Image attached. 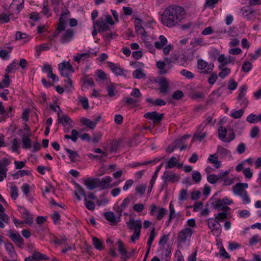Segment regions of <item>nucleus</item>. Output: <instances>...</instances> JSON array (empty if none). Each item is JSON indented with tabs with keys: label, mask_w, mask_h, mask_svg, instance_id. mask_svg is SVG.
Returning a JSON list of instances; mask_svg holds the SVG:
<instances>
[{
	"label": "nucleus",
	"mask_w": 261,
	"mask_h": 261,
	"mask_svg": "<svg viewBox=\"0 0 261 261\" xmlns=\"http://www.w3.org/2000/svg\"><path fill=\"white\" fill-rule=\"evenodd\" d=\"M185 16V11L182 7L176 5L170 6L163 12L161 21L164 25L168 28L174 27L180 24Z\"/></svg>",
	"instance_id": "1"
},
{
	"label": "nucleus",
	"mask_w": 261,
	"mask_h": 261,
	"mask_svg": "<svg viewBox=\"0 0 261 261\" xmlns=\"http://www.w3.org/2000/svg\"><path fill=\"white\" fill-rule=\"evenodd\" d=\"M193 233L192 228L185 227L178 233L177 239L178 244L182 247H186L190 245V242Z\"/></svg>",
	"instance_id": "2"
},
{
	"label": "nucleus",
	"mask_w": 261,
	"mask_h": 261,
	"mask_svg": "<svg viewBox=\"0 0 261 261\" xmlns=\"http://www.w3.org/2000/svg\"><path fill=\"white\" fill-rule=\"evenodd\" d=\"M207 223L212 234L217 237H219L222 231L221 226L220 223L214 218L208 219Z\"/></svg>",
	"instance_id": "3"
},
{
	"label": "nucleus",
	"mask_w": 261,
	"mask_h": 261,
	"mask_svg": "<svg viewBox=\"0 0 261 261\" xmlns=\"http://www.w3.org/2000/svg\"><path fill=\"white\" fill-rule=\"evenodd\" d=\"M69 15V12L68 11L62 13L61 15L59 18V21L57 29L54 33V37L58 36L61 31H64L65 29Z\"/></svg>",
	"instance_id": "4"
},
{
	"label": "nucleus",
	"mask_w": 261,
	"mask_h": 261,
	"mask_svg": "<svg viewBox=\"0 0 261 261\" xmlns=\"http://www.w3.org/2000/svg\"><path fill=\"white\" fill-rule=\"evenodd\" d=\"M167 210L163 207H158L155 204L150 206V214L155 216L158 220H160L167 214Z\"/></svg>",
	"instance_id": "5"
},
{
	"label": "nucleus",
	"mask_w": 261,
	"mask_h": 261,
	"mask_svg": "<svg viewBox=\"0 0 261 261\" xmlns=\"http://www.w3.org/2000/svg\"><path fill=\"white\" fill-rule=\"evenodd\" d=\"M218 136L220 140L224 142L229 143L234 139V134L231 131L227 134V131L225 127L221 126L218 129Z\"/></svg>",
	"instance_id": "6"
},
{
	"label": "nucleus",
	"mask_w": 261,
	"mask_h": 261,
	"mask_svg": "<svg viewBox=\"0 0 261 261\" xmlns=\"http://www.w3.org/2000/svg\"><path fill=\"white\" fill-rule=\"evenodd\" d=\"M24 0H13L10 4L9 11L10 15H17L23 8Z\"/></svg>",
	"instance_id": "7"
},
{
	"label": "nucleus",
	"mask_w": 261,
	"mask_h": 261,
	"mask_svg": "<svg viewBox=\"0 0 261 261\" xmlns=\"http://www.w3.org/2000/svg\"><path fill=\"white\" fill-rule=\"evenodd\" d=\"M155 83L160 86L159 90L160 93L166 95L169 91V83L165 77H158L155 80Z\"/></svg>",
	"instance_id": "8"
},
{
	"label": "nucleus",
	"mask_w": 261,
	"mask_h": 261,
	"mask_svg": "<svg viewBox=\"0 0 261 261\" xmlns=\"http://www.w3.org/2000/svg\"><path fill=\"white\" fill-rule=\"evenodd\" d=\"M162 178L165 182H174L178 181L179 180L180 177L178 175L176 174L173 172L166 170L162 176Z\"/></svg>",
	"instance_id": "9"
},
{
	"label": "nucleus",
	"mask_w": 261,
	"mask_h": 261,
	"mask_svg": "<svg viewBox=\"0 0 261 261\" xmlns=\"http://www.w3.org/2000/svg\"><path fill=\"white\" fill-rule=\"evenodd\" d=\"M9 237L19 247H22L24 244V240L17 232H14L12 230L9 232Z\"/></svg>",
	"instance_id": "10"
},
{
	"label": "nucleus",
	"mask_w": 261,
	"mask_h": 261,
	"mask_svg": "<svg viewBox=\"0 0 261 261\" xmlns=\"http://www.w3.org/2000/svg\"><path fill=\"white\" fill-rule=\"evenodd\" d=\"M18 211L21 214L22 218L24 219V222L25 223L28 224H32L33 218L27 209L22 206H19Z\"/></svg>",
	"instance_id": "11"
},
{
	"label": "nucleus",
	"mask_w": 261,
	"mask_h": 261,
	"mask_svg": "<svg viewBox=\"0 0 261 261\" xmlns=\"http://www.w3.org/2000/svg\"><path fill=\"white\" fill-rule=\"evenodd\" d=\"M163 114H159L155 111L147 112L144 115L145 118L152 120L156 123L160 122L163 119Z\"/></svg>",
	"instance_id": "12"
},
{
	"label": "nucleus",
	"mask_w": 261,
	"mask_h": 261,
	"mask_svg": "<svg viewBox=\"0 0 261 261\" xmlns=\"http://www.w3.org/2000/svg\"><path fill=\"white\" fill-rule=\"evenodd\" d=\"M248 187V184L246 183H237L233 186L232 191L236 195L241 196L245 193L247 191L245 190Z\"/></svg>",
	"instance_id": "13"
},
{
	"label": "nucleus",
	"mask_w": 261,
	"mask_h": 261,
	"mask_svg": "<svg viewBox=\"0 0 261 261\" xmlns=\"http://www.w3.org/2000/svg\"><path fill=\"white\" fill-rule=\"evenodd\" d=\"M127 225L129 229L134 230V231H141L142 228V222L140 219L135 220L133 218H130Z\"/></svg>",
	"instance_id": "14"
},
{
	"label": "nucleus",
	"mask_w": 261,
	"mask_h": 261,
	"mask_svg": "<svg viewBox=\"0 0 261 261\" xmlns=\"http://www.w3.org/2000/svg\"><path fill=\"white\" fill-rule=\"evenodd\" d=\"M94 26L98 27V31L99 33L103 32L110 30L109 26L107 24L103 18H99L94 23Z\"/></svg>",
	"instance_id": "15"
},
{
	"label": "nucleus",
	"mask_w": 261,
	"mask_h": 261,
	"mask_svg": "<svg viewBox=\"0 0 261 261\" xmlns=\"http://www.w3.org/2000/svg\"><path fill=\"white\" fill-rule=\"evenodd\" d=\"M218 61L221 65H226L230 64H234L235 58L230 55L226 56L224 54H221L219 56Z\"/></svg>",
	"instance_id": "16"
},
{
	"label": "nucleus",
	"mask_w": 261,
	"mask_h": 261,
	"mask_svg": "<svg viewBox=\"0 0 261 261\" xmlns=\"http://www.w3.org/2000/svg\"><path fill=\"white\" fill-rule=\"evenodd\" d=\"M74 31L72 29L66 30L62 35L60 41L62 43L69 42L73 38Z\"/></svg>",
	"instance_id": "17"
},
{
	"label": "nucleus",
	"mask_w": 261,
	"mask_h": 261,
	"mask_svg": "<svg viewBox=\"0 0 261 261\" xmlns=\"http://www.w3.org/2000/svg\"><path fill=\"white\" fill-rule=\"evenodd\" d=\"M103 216L105 219L109 221L111 225H115L120 221L121 216L118 215V217H116L114 213L111 211L105 213Z\"/></svg>",
	"instance_id": "18"
},
{
	"label": "nucleus",
	"mask_w": 261,
	"mask_h": 261,
	"mask_svg": "<svg viewBox=\"0 0 261 261\" xmlns=\"http://www.w3.org/2000/svg\"><path fill=\"white\" fill-rule=\"evenodd\" d=\"M84 183L88 189L92 190L98 187L99 178H88L84 180Z\"/></svg>",
	"instance_id": "19"
},
{
	"label": "nucleus",
	"mask_w": 261,
	"mask_h": 261,
	"mask_svg": "<svg viewBox=\"0 0 261 261\" xmlns=\"http://www.w3.org/2000/svg\"><path fill=\"white\" fill-rule=\"evenodd\" d=\"M240 12L244 18L249 20L252 18L254 11L248 6H244L240 9Z\"/></svg>",
	"instance_id": "20"
},
{
	"label": "nucleus",
	"mask_w": 261,
	"mask_h": 261,
	"mask_svg": "<svg viewBox=\"0 0 261 261\" xmlns=\"http://www.w3.org/2000/svg\"><path fill=\"white\" fill-rule=\"evenodd\" d=\"M132 199V196L127 197L123 200L121 205L118 207L116 212L119 216H122V213L128 207Z\"/></svg>",
	"instance_id": "21"
},
{
	"label": "nucleus",
	"mask_w": 261,
	"mask_h": 261,
	"mask_svg": "<svg viewBox=\"0 0 261 261\" xmlns=\"http://www.w3.org/2000/svg\"><path fill=\"white\" fill-rule=\"evenodd\" d=\"M207 161L212 164L216 169L219 168L221 166V162L218 160V153L210 154L208 158Z\"/></svg>",
	"instance_id": "22"
},
{
	"label": "nucleus",
	"mask_w": 261,
	"mask_h": 261,
	"mask_svg": "<svg viewBox=\"0 0 261 261\" xmlns=\"http://www.w3.org/2000/svg\"><path fill=\"white\" fill-rule=\"evenodd\" d=\"M42 71L43 72L47 73V77L51 79L53 82H57L59 81L58 76L53 73L50 66H43Z\"/></svg>",
	"instance_id": "23"
},
{
	"label": "nucleus",
	"mask_w": 261,
	"mask_h": 261,
	"mask_svg": "<svg viewBox=\"0 0 261 261\" xmlns=\"http://www.w3.org/2000/svg\"><path fill=\"white\" fill-rule=\"evenodd\" d=\"M59 69L61 74L67 77H69L74 71L73 66H59Z\"/></svg>",
	"instance_id": "24"
},
{
	"label": "nucleus",
	"mask_w": 261,
	"mask_h": 261,
	"mask_svg": "<svg viewBox=\"0 0 261 261\" xmlns=\"http://www.w3.org/2000/svg\"><path fill=\"white\" fill-rule=\"evenodd\" d=\"M261 55V48L257 49L254 54L248 55V61L245 62L243 65H251V62L256 60Z\"/></svg>",
	"instance_id": "25"
},
{
	"label": "nucleus",
	"mask_w": 261,
	"mask_h": 261,
	"mask_svg": "<svg viewBox=\"0 0 261 261\" xmlns=\"http://www.w3.org/2000/svg\"><path fill=\"white\" fill-rule=\"evenodd\" d=\"M91 55L93 54L90 51L84 53L77 54L74 57V61L79 64L81 61H85L89 58Z\"/></svg>",
	"instance_id": "26"
},
{
	"label": "nucleus",
	"mask_w": 261,
	"mask_h": 261,
	"mask_svg": "<svg viewBox=\"0 0 261 261\" xmlns=\"http://www.w3.org/2000/svg\"><path fill=\"white\" fill-rule=\"evenodd\" d=\"M167 39L164 36L160 35L159 37V41L154 43V46L158 49H161L167 44Z\"/></svg>",
	"instance_id": "27"
},
{
	"label": "nucleus",
	"mask_w": 261,
	"mask_h": 261,
	"mask_svg": "<svg viewBox=\"0 0 261 261\" xmlns=\"http://www.w3.org/2000/svg\"><path fill=\"white\" fill-rule=\"evenodd\" d=\"M112 181V178L110 176H106L101 180L99 179L98 187L102 189H105L110 187V183Z\"/></svg>",
	"instance_id": "28"
},
{
	"label": "nucleus",
	"mask_w": 261,
	"mask_h": 261,
	"mask_svg": "<svg viewBox=\"0 0 261 261\" xmlns=\"http://www.w3.org/2000/svg\"><path fill=\"white\" fill-rule=\"evenodd\" d=\"M11 163L10 161L7 158H3L0 160V173L5 174L8 171L7 167Z\"/></svg>",
	"instance_id": "29"
},
{
	"label": "nucleus",
	"mask_w": 261,
	"mask_h": 261,
	"mask_svg": "<svg viewBox=\"0 0 261 261\" xmlns=\"http://www.w3.org/2000/svg\"><path fill=\"white\" fill-rule=\"evenodd\" d=\"M112 72L117 75H123L126 76L129 72L122 69L120 66H110Z\"/></svg>",
	"instance_id": "30"
},
{
	"label": "nucleus",
	"mask_w": 261,
	"mask_h": 261,
	"mask_svg": "<svg viewBox=\"0 0 261 261\" xmlns=\"http://www.w3.org/2000/svg\"><path fill=\"white\" fill-rule=\"evenodd\" d=\"M216 153H218V156H220L221 159H223L230 155V151L226 148L223 147L220 145H218L217 148V152Z\"/></svg>",
	"instance_id": "31"
},
{
	"label": "nucleus",
	"mask_w": 261,
	"mask_h": 261,
	"mask_svg": "<svg viewBox=\"0 0 261 261\" xmlns=\"http://www.w3.org/2000/svg\"><path fill=\"white\" fill-rule=\"evenodd\" d=\"M118 251L120 254L122 256V258H124L126 260L129 257L127 255V251L125 248L124 245L122 241L120 240L118 241Z\"/></svg>",
	"instance_id": "32"
},
{
	"label": "nucleus",
	"mask_w": 261,
	"mask_h": 261,
	"mask_svg": "<svg viewBox=\"0 0 261 261\" xmlns=\"http://www.w3.org/2000/svg\"><path fill=\"white\" fill-rule=\"evenodd\" d=\"M30 135L23 134L22 137V146L24 149H27L31 147V140Z\"/></svg>",
	"instance_id": "33"
},
{
	"label": "nucleus",
	"mask_w": 261,
	"mask_h": 261,
	"mask_svg": "<svg viewBox=\"0 0 261 261\" xmlns=\"http://www.w3.org/2000/svg\"><path fill=\"white\" fill-rule=\"evenodd\" d=\"M17 17L14 15H10V11H9V14L6 13H2L0 14V22L7 23L10 19L15 20Z\"/></svg>",
	"instance_id": "34"
},
{
	"label": "nucleus",
	"mask_w": 261,
	"mask_h": 261,
	"mask_svg": "<svg viewBox=\"0 0 261 261\" xmlns=\"http://www.w3.org/2000/svg\"><path fill=\"white\" fill-rule=\"evenodd\" d=\"M65 150L68 153V156L71 162H75L79 160L80 155L76 151L72 150L68 148H66Z\"/></svg>",
	"instance_id": "35"
},
{
	"label": "nucleus",
	"mask_w": 261,
	"mask_h": 261,
	"mask_svg": "<svg viewBox=\"0 0 261 261\" xmlns=\"http://www.w3.org/2000/svg\"><path fill=\"white\" fill-rule=\"evenodd\" d=\"M214 207L217 211H228L230 210V208L227 206H225L221 199L218 200L214 204Z\"/></svg>",
	"instance_id": "36"
},
{
	"label": "nucleus",
	"mask_w": 261,
	"mask_h": 261,
	"mask_svg": "<svg viewBox=\"0 0 261 261\" xmlns=\"http://www.w3.org/2000/svg\"><path fill=\"white\" fill-rule=\"evenodd\" d=\"M74 194L79 201L81 200V196H84V198L86 197L85 190L79 185H76V190L74 191Z\"/></svg>",
	"instance_id": "37"
},
{
	"label": "nucleus",
	"mask_w": 261,
	"mask_h": 261,
	"mask_svg": "<svg viewBox=\"0 0 261 261\" xmlns=\"http://www.w3.org/2000/svg\"><path fill=\"white\" fill-rule=\"evenodd\" d=\"M190 44L193 47H195L197 46H205L206 45V43L201 38H194L191 40Z\"/></svg>",
	"instance_id": "38"
},
{
	"label": "nucleus",
	"mask_w": 261,
	"mask_h": 261,
	"mask_svg": "<svg viewBox=\"0 0 261 261\" xmlns=\"http://www.w3.org/2000/svg\"><path fill=\"white\" fill-rule=\"evenodd\" d=\"M206 134L205 132L197 130L193 135V140L201 142L206 137Z\"/></svg>",
	"instance_id": "39"
},
{
	"label": "nucleus",
	"mask_w": 261,
	"mask_h": 261,
	"mask_svg": "<svg viewBox=\"0 0 261 261\" xmlns=\"http://www.w3.org/2000/svg\"><path fill=\"white\" fill-rule=\"evenodd\" d=\"M244 110V108L238 110H232L229 115L234 119L240 118L243 115Z\"/></svg>",
	"instance_id": "40"
},
{
	"label": "nucleus",
	"mask_w": 261,
	"mask_h": 261,
	"mask_svg": "<svg viewBox=\"0 0 261 261\" xmlns=\"http://www.w3.org/2000/svg\"><path fill=\"white\" fill-rule=\"evenodd\" d=\"M5 249L9 254L11 258H15L16 253L14 251V247L12 243H8L5 245Z\"/></svg>",
	"instance_id": "41"
},
{
	"label": "nucleus",
	"mask_w": 261,
	"mask_h": 261,
	"mask_svg": "<svg viewBox=\"0 0 261 261\" xmlns=\"http://www.w3.org/2000/svg\"><path fill=\"white\" fill-rule=\"evenodd\" d=\"M227 211L218 213L214 215V218L220 223L227 218Z\"/></svg>",
	"instance_id": "42"
},
{
	"label": "nucleus",
	"mask_w": 261,
	"mask_h": 261,
	"mask_svg": "<svg viewBox=\"0 0 261 261\" xmlns=\"http://www.w3.org/2000/svg\"><path fill=\"white\" fill-rule=\"evenodd\" d=\"M220 72L219 73V76L221 79H224L227 76L230 71V69L225 66H219Z\"/></svg>",
	"instance_id": "43"
},
{
	"label": "nucleus",
	"mask_w": 261,
	"mask_h": 261,
	"mask_svg": "<svg viewBox=\"0 0 261 261\" xmlns=\"http://www.w3.org/2000/svg\"><path fill=\"white\" fill-rule=\"evenodd\" d=\"M133 76L135 79H145L146 78V74L143 72L142 69H138L133 72Z\"/></svg>",
	"instance_id": "44"
},
{
	"label": "nucleus",
	"mask_w": 261,
	"mask_h": 261,
	"mask_svg": "<svg viewBox=\"0 0 261 261\" xmlns=\"http://www.w3.org/2000/svg\"><path fill=\"white\" fill-rule=\"evenodd\" d=\"M92 241L93 244L97 250H102L103 249V245L101 241L96 237H93Z\"/></svg>",
	"instance_id": "45"
},
{
	"label": "nucleus",
	"mask_w": 261,
	"mask_h": 261,
	"mask_svg": "<svg viewBox=\"0 0 261 261\" xmlns=\"http://www.w3.org/2000/svg\"><path fill=\"white\" fill-rule=\"evenodd\" d=\"M214 66H197V71L200 73L207 74L213 70Z\"/></svg>",
	"instance_id": "46"
},
{
	"label": "nucleus",
	"mask_w": 261,
	"mask_h": 261,
	"mask_svg": "<svg viewBox=\"0 0 261 261\" xmlns=\"http://www.w3.org/2000/svg\"><path fill=\"white\" fill-rule=\"evenodd\" d=\"M157 72L161 75L169 73L171 69V66H157Z\"/></svg>",
	"instance_id": "47"
},
{
	"label": "nucleus",
	"mask_w": 261,
	"mask_h": 261,
	"mask_svg": "<svg viewBox=\"0 0 261 261\" xmlns=\"http://www.w3.org/2000/svg\"><path fill=\"white\" fill-rule=\"evenodd\" d=\"M178 162L175 157L171 158L166 163V168H172L176 166Z\"/></svg>",
	"instance_id": "48"
},
{
	"label": "nucleus",
	"mask_w": 261,
	"mask_h": 261,
	"mask_svg": "<svg viewBox=\"0 0 261 261\" xmlns=\"http://www.w3.org/2000/svg\"><path fill=\"white\" fill-rule=\"evenodd\" d=\"M82 123L83 125L87 126L88 127L93 129L95 127V122L93 121L90 120V119L84 118L81 120Z\"/></svg>",
	"instance_id": "49"
},
{
	"label": "nucleus",
	"mask_w": 261,
	"mask_h": 261,
	"mask_svg": "<svg viewBox=\"0 0 261 261\" xmlns=\"http://www.w3.org/2000/svg\"><path fill=\"white\" fill-rule=\"evenodd\" d=\"M130 95L134 98L137 99L138 102L140 101V99L142 97V94L141 93L139 89L138 88L133 89L132 92L130 93Z\"/></svg>",
	"instance_id": "50"
},
{
	"label": "nucleus",
	"mask_w": 261,
	"mask_h": 261,
	"mask_svg": "<svg viewBox=\"0 0 261 261\" xmlns=\"http://www.w3.org/2000/svg\"><path fill=\"white\" fill-rule=\"evenodd\" d=\"M247 90V87L246 85H244L241 86L238 91L239 94L237 98H245L246 97V93Z\"/></svg>",
	"instance_id": "51"
},
{
	"label": "nucleus",
	"mask_w": 261,
	"mask_h": 261,
	"mask_svg": "<svg viewBox=\"0 0 261 261\" xmlns=\"http://www.w3.org/2000/svg\"><path fill=\"white\" fill-rule=\"evenodd\" d=\"M123 100L128 106H136L137 103L138 102V100L137 99H135L134 98H132L130 97H125L123 98Z\"/></svg>",
	"instance_id": "52"
},
{
	"label": "nucleus",
	"mask_w": 261,
	"mask_h": 261,
	"mask_svg": "<svg viewBox=\"0 0 261 261\" xmlns=\"http://www.w3.org/2000/svg\"><path fill=\"white\" fill-rule=\"evenodd\" d=\"M32 257L34 259H48L49 258L45 254H43L39 252L34 251L32 254Z\"/></svg>",
	"instance_id": "53"
},
{
	"label": "nucleus",
	"mask_w": 261,
	"mask_h": 261,
	"mask_svg": "<svg viewBox=\"0 0 261 261\" xmlns=\"http://www.w3.org/2000/svg\"><path fill=\"white\" fill-rule=\"evenodd\" d=\"M147 188V184H140L137 186L135 191L141 195H144Z\"/></svg>",
	"instance_id": "54"
},
{
	"label": "nucleus",
	"mask_w": 261,
	"mask_h": 261,
	"mask_svg": "<svg viewBox=\"0 0 261 261\" xmlns=\"http://www.w3.org/2000/svg\"><path fill=\"white\" fill-rule=\"evenodd\" d=\"M155 234L154 231V228H153L152 230L150 232V234L149 236V239L147 241V245H148V252L150 251V247L152 244V243L155 238Z\"/></svg>",
	"instance_id": "55"
},
{
	"label": "nucleus",
	"mask_w": 261,
	"mask_h": 261,
	"mask_svg": "<svg viewBox=\"0 0 261 261\" xmlns=\"http://www.w3.org/2000/svg\"><path fill=\"white\" fill-rule=\"evenodd\" d=\"M95 73V80L97 81H100L101 80H104L105 79H106V73L102 71L101 70H97Z\"/></svg>",
	"instance_id": "56"
},
{
	"label": "nucleus",
	"mask_w": 261,
	"mask_h": 261,
	"mask_svg": "<svg viewBox=\"0 0 261 261\" xmlns=\"http://www.w3.org/2000/svg\"><path fill=\"white\" fill-rule=\"evenodd\" d=\"M10 194L12 199H16L18 196V189L14 185L10 188Z\"/></svg>",
	"instance_id": "57"
},
{
	"label": "nucleus",
	"mask_w": 261,
	"mask_h": 261,
	"mask_svg": "<svg viewBox=\"0 0 261 261\" xmlns=\"http://www.w3.org/2000/svg\"><path fill=\"white\" fill-rule=\"evenodd\" d=\"M84 201L85 205L87 209L90 211H93L95 209V204L93 201L88 200L87 197L84 198Z\"/></svg>",
	"instance_id": "58"
},
{
	"label": "nucleus",
	"mask_w": 261,
	"mask_h": 261,
	"mask_svg": "<svg viewBox=\"0 0 261 261\" xmlns=\"http://www.w3.org/2000/svg\"><path fill=\"white\" fill-rule=\"evenodd\" d=\"M182 141V139H178L176 140L174 142V146H169L166 149V151L171 153L175 149L177 148L178 147H179V143H180Z\"/></svg>",
	"instance_id": "59"
},
{
	"label": "nucleus",
	"mask_w": 261,
	"mask_h": 261,
	"mask_svg": "<svg viewBox=\"0 0 261 261\" xmlns=\"http://www.w3.org/2000/svg\"><path fill=\"white\" fill-rule=\"evenodd\" d=\"M41 12L44 15L46 16L47 17L51 15L50 9L46 3L43 4V7L42 8V10Z\"/></svg>",
	"instance_id": "60"
},
{
	"label": "nucleus",
	"mask_w": 261,
	"mask_h": 261,
	"mask_svg": "<svg viewBox=\"0 0 261 261\" xmlns=\"http://www.w3.org/2000/svg\"><path fill=\"white\" fill-rule=\"evenodd\" d=\"M115 88L116 87L115 85L113 84H111L107 87L106 89L109 96L113 97L115 95Z\"/></svg>",
	"instance_id": "61"
},
{
	"label": "nucleus",
	"mask_w": 261,
	"mask_h": 261,
	"mask_svg": "<svg viewBox=\"0 0 261 261\" xmlns=\"http://www.w3.org/2000/svg\"><path fill=\"white\" fill-rule=\"evenodd\" d=\"M136 33L141 36V38L144 41L145 40L146 38V32H145L144 28L141 27L138 29H136Z\"/></svg>",
	"instance_id": "62"
},
{
	"label": "nucleus",
	"mask_w": 261,
	"mask_h": 261,
	"mask_svg": "<svg viewBox=\"0 0 261 261\" xmlns=\"http://www.w3.org/2000/svg\"><path fill=\"white\" fill-rule=\"evenodd\" d=\"M192 179L196 183H199L201 180V175L198 171H194L192 174Z\"/></svg>",
	"instance_id": "63"
},
{
	"label": "nucleus",
	"mask_w": 261,
	"mask_h": 261,
	"mask_svg": "<svg viewBox=\"0 0 261 261\" xmlns=\"http://www.w3.org/2000/svg\"><path fill=\"white\" fill-rule=\"evenodd\" d=\"M207 180L211 184H216L219 179L218 176L215 174H210L207 176Z\"/></svg>",
	"instance_id": "64"
}]
</instances>
